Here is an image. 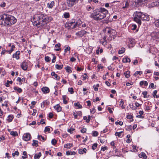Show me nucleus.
<instances>
[{
    "label": "nucleus",
    "mask_w": 159,
    "mask_h": 159,
    "mask_svg": "<svg viewBox=\"0 0 159 159\" xmlns=\"http://www.w3.org/2000/svg\"><path fill=\"white\" fill-rule=\"evenodd\" d=\"M98 70L99 71L100 69H102L103 68V66H102V65L101 64H98L97 66Z\"/></svg>",
    "instance_id": "39"
},
{
    "label": "nucleus",
    "mask_w": 159,
    "mask_h": 159,
    "mask_svg": "<svg viewBox=\"0 0 159 159\" xmlns=\"http://www.w3.org/2000/svg\"><path fill=\"white\" fill-rule=\"evenodd\" d=\"M78 0H67V3L69 7H72L78 2Z\"/></svg>",
    "instance_id": "6"
},
{
    "label": "nucleus",
    "mask_w": 159,
    "mask_h": 159,
    "mask_svg": "<svg viewBox=\"0 0 159 159\" xmlns=\"http://www.w3.org/2000/svg\"><path fill=\"white\" fill-rule=\"evenodd\" d=\"M98 144L97 143H95L93 144L92 146V149L93 150H95V149L97 146Z\"/></svg>",
    "instance_id": "52"
},
{
    "label": "nucleus",
    "mask_w": 159,
    "mask_h": 159,
    "mask_svg": "<svg viewBox=\"0 0 159 159\" xmlns=\"http://www.w3.org/2000/svg\"><path fill=\"white\" fill-rule=\"evenodd\" d=\"M12 81H9L8 80H7V82L5 83V85L7 87H9L10 86L9 84H12Z\"/></svg>",
    "instance_id": "31"
},
{
    "label": "nucleus",
    "mask_w": 159,
    "mask_h": 159,
    "mask_svg": "<svg viewBox=\"0 0 159 159\" xmlns=\"http://www.w3.org/2000/svg\"><path fill=\"white\" fill-rule=\"evenodd\" d=\"M74 130L75 129L72 128H71L70 129H68L67 130L68 132L70 133V134L73 133Z\"/></svg>",
    "instance_id": "37"
},
{
    "label": "nucleus",
    "mask_w": 159,
    "mask_h": 159,
    "mask_svg": "<svg viewBox=\"0 0 159 159\" xmlns=\"http://www.w3.org/2000/svg\"><path fill=\"white\" fill-rule=\"evenodd\" d=\"M141 16L142 12H141L136 11L133 14L134 20L139 25L141 24Z\"/></svg>",
    "instance_id": "5"
},
{
    "label": "nucleus",
    "mask_w": 159,
    "mask_h": 159,
    "mask_svg": "<svg viewBox=\"0 0 159 159\" xmlns=\"http://www.w3.org/2000/svg\"><path fill=\"white\" fill-rule=\"evenodd\" d=\"M53 114L51 112H50L49 114V118H52L53 117Z\"/></svg>",
    "instance_id": "64"
},
{
    "label": "nucleus",
    "mask_w": 159,
    "mask_h": 159,
    "mask_svg": "<svg viewBox=\"0 0 159 159\" xmlns=\"http://www.w3.org/2000/svg\"><path fill=\"white\" fill-rule=\"evenodd\" d=\"M151 36L153 39H159V32H153L151 34Z\"/></svg>",
    "instance_id": "8"
},
{
    "label": "nucleus",
    "mask_w": 159,
    "mask_h": 159,
    "mask_svg": "<svg viewBox=\"0 0 159 159\" xmlns=\"http://www.w3.org/2000/svg\"><path fill=\"white\" fill-rule=\"evenodd\" d=\"M125 51V49L124 48H122L121 49L119 50L118 53L119 54H122L124 53Z\"/></svg>",
    "instance_id": "32"
},
{
    "label": "nucleus",
    "mask_w": 159,
    "mask_h": 159,
    "mask_svg": "<svg viewBox=\"0 0 159 159\" xmlns=\"http://www.w3.org/2000/svg\"><path fill=\"white\" fill-rule=\"evenodd\" d=\"M137 28V25L135 24H133L131 26V29L132 30H135Z\"/></svg>",
    "instance_id": "54"
},
{
    "label": "nucleus",
    "mask_w": 159,
    "mask_h": 159,
    "mask_svg": "<svg viewBox=\"0 0 159 159\" xmlns=\"http://www.w3.org/2000/svg\"><path fill=\"white\" fill-rule=\"evenodd\" d=\"M41 156V153L40 152L37 153L35 154L34 157V159H39Z\"/></svg>",
    "instance_id": "22"
},
{
    "label": "nucleus",
    "mask_w": 159,
    "mask_h": 159,
    "mask_svg": "<svg viewBox=\"0 0 159 159\" xmlns=\"http://www.w3.org/2000/svg\"><path fill=\"white\" fill-rule=\"evenodd\" d=\"M73 144L71 143H67L64 145V148H66L67 149H70V148L73 147Z\"/></svg>",
    "instance_id": "20"
},
{
    "label": "nucleus",
    "mask_w": 159,
    "mask_h": 159,
    "mask_svg": "<svg viewBox=\"0 0 159 159\" xmlns=\"http://www.w3.org/2000/svg\"><path fill=\"white\" fill-rule=\"evenodd\" d=\"M65 69L66 70V71L69 73L72 72V71L71 70V68L69 66H67L66 67H65Z\"/></svg>",
    "instance_id": "27"
},
{
    "label": "nucleus",
    "mask_w": 159,
    "mask_h": 159,
    "mask_svg": "<svg viewBox=\"0 0 159 159\" xmlns=\"http://www.w3.org/2000/svg\"><path fill=\"white\" fill-rule=\"evenodd\" d=\"M139 84L141 86L144 85L145 86H146L148 85V83L145 81H142L140 82Z\"/></svg>",
    "instance_id": "25"
},
{
    "label": "nucleus",
    "mask_w": 159,
    "mask_h": 159,
    "mask_svg": "<svg viewBox=\"0 0 159 159\" xmlns=\"http://www.w3.org/2000/svg\"><path fill=\"white\" fill-rule=\"evenodd\" d=\"M86 9L89 11H91L93 9L92 7L90 5L87 6H86Z\"/></svg>",
    "instance_id": "33"
},
{
    "label": "nucleus",
    "mask_w": 159,
    "mask_h": 159,
    "mask_svg": "<svg viewBox=\"0 0 159 159\" xmlns=\"http://www.w3.org/2000/svg\"><path fill=\"white\" fill-rule=\"evenodd\" d=\"M21 67L23 70H26L28 67L27 62L25 61L23 62L21 65Z\"/></svg>",
    "instance_id": "11"
},
{
    "label": "nucleus",
    "mask_w": 159,
    "mask_h": 159,
    "mask_svg": "<svg viewBox=\"0 0 159 159\" xmlns=\"http://www.w3.org/2000/svg\"><path fill=\"white\" fill-rule=\"evenodd\" d=\"M130 59L127 57L123 58V62L124 63L130 62Z\"/></svg>",
    "instance_id": "23"
},
{
    "label": "nucleus",
    "mask_w": 159,
    "mask_h": 159,
    "mask_svg": "<svg viewBox=\"0 0 159 159\" xmlns=\"http://www.w3.org/2000/svg\"><path fill=\"white\" fill-rule=\"evenodd\" d=\"M19 154V153L18 151H16L14 153H12V156L13 157H14L15 155L18 156Z\"/></svg>",
    "instance_id": "53"
},
{
    "label": "nucleus",
    "mask_w": 159,
    "mask_h": 159,
    "mask_svg": "<svg viewBox=\"0 0 159 159\" xmlns=\"http://www.w3.org/2000/svg\"><path fill=\"white\" fill-rule=\"evenodd\" d=\"M143 16H145V17L143 20L148 21L149 20L150 18L149 16L148 15L146 14V15H143Z\"/></svg>",
    "instance_id": "29"
},
{
    "label": "nucleus",
    "mask_w": 159,
    "mask_h": 159,
    "mask_svg": "<svg viewBox=\"0 0 159 159\" xmlns=\"http://www.w3.org/2000/svg\"><path fill=\"white\" fill-rule=\"evenodd\" d=\"M147 92L146 91L145 92H143V93H142V94H143L144 95V98H148L149 96V95H147Z\"/></svg>",
    "instance_id": "43"
},
{
    "label": "nucleus",
    "mask_w": 159,
    "mask_h": 159,
    "mask_svg": "<svg viewBox=\"0 0 159 159\" xmlns=\"http://www.w3.org/2000/svg\"><path fill=\"white\" fill-rule=\"evenodd\" d=\"M57 141L55 139H52L51 141V143L52 145H55L57 143Z\"/></svg>",
    "instance_id": "51"
},
{
    "label": "nucleus",
    "mask_w": 159,
    "mask_h": 159,
    "mask_svg": "<svg viewBox=\"0 0 159 159\" xmlns=\"http://www.w3.org/2000/svg\"><path fill=\"white\" fill-rule=\"evenodd\" d=\"M63 66L62 65H59L58 64H56L55 65V67L56 69H57L60 70L62 68Z\"/></svg>",
    "instance_id": "34"
},
{
    "label": "nucleus",
    "mask_w": 159,
    "mask_h": 159,
    "mask_svg": "<svg viewBox=\"0 0 159 159\" xmlns=\"http://www.w3.org/2000/svg\"><path fill=\"white\" fill-rule=\"evenodd\" d=\"M52 76H54V78L56 79L57 80H59L60 79V77L58 76L54 72H52L51 74Z\"/></svg>",
    "instance_id": "14"
},
{
    "label": "nucleus",
    "mask_w": 159,
    "mask_h": 159,
    "mask_svg": "<svg viewBox=\"0 0 159 159\" xmlns=\"http://www.w3.org/2000/svg\"><path fill=\"white\" fill-rule=\"evenodd\" d=\"M142 74V71H136L135 72V73L134 74V75L136 76L138 74H139V75H140Z\"/></svg>",
    "instance_id": "45"
},
{
    "label": "nucleus",
    "mask_w": 159,
    "mask_h": 159,
    "mask_svg": "<svg viewBox=\"0 0 159 159\" xmlns=\"http://www.w3.org/2000/svg\"><path fill=\"white\" fill-rule=\"evenodd\" d=\"M42 91L44 93H48L49 92V89L46 87H43L41 89Z\"/></svg>",
    "instance_id": "13"
},
{
    "label": "nucleus",
    "mask_w": 159,
    "mask_h": 159,
    "mask_svg": "<svg viewBox=\"0 0 159 159\" xmlns=\"http://www.w3.org/2000/svg\"><path fill=\"white\" fill-rule=\"evenodd\" d=\"M43 103L44 104V105H45V106L48 105L49 104V102L47 101V100L43 101Z\"/></svg>",
    "instance_id": "58"
},
{
    "label": "nucleus",
    "mask_w": 159,
    "mask_h": 159,
    "mask_svg": "<svg viewBox=\"0 0 159 159\" xmlns=\"http://www.w3.org/2000/svg\"><path fill=\"white\" fill-rule=\"evenodd\" d=\"M110 144L111 146L113 147L112 148L113 149H114L115 148H116V147L115 146V143L114 141L111 142L110 143Z\"/></svg>",
    "instance_id": "49"
},
{
    "label": "nucleus",
    "mask_w": 159,
    "mask_h": 159,
    "mask_svg": "<svg viewBox=\"0 0 159 159\" xmlns=\"http://www.w3.org/2000/svg\"><path fill=\"white\" fill-rule=\"evenodd\" d=\"M129 106L133 110H135L136 109V107L134 106L133 104H129Z\"/></svg>",
    "instance_id": "44"
},
{
    "label": "nucleus",
    "mask_w": 159,
    "mask_h": 159,
    "mask_svg": "<svg viewBox=\"0 0 159 159\" xmlns=\"http://www.w3.org/2000/svg\"><path fill=\"white\" fill-rule=\"evenodd\" d=\"M10 134L12 135L13 136H16L17 135V132H14L13 131H11L10 132Z\"/></svg>",
    "instance_id": "41"
},
{
    "label": "nucleus",
    "mask_w": 159,
    "mask_h": 159,
    "mask_svg": "<svg viewBox=\"0 0 159 159\" xmlns=\"http://www.w3.org/2000/svg\"><path fill=\"white\" fill-rule=\"evenodd\" d=\"M115 31L110 28H107L105 30V36L103 38L105 40L103 41H101V43L104 45L107 44V42L106 39L110 40L111 39L112 37L115 34Z\"/></svg>",
    "instance_id": "4"
},
{
    "label": "nucleus",
    "mask_w": 159,
    "mask_h": 159,
    "mask_svg": "<svg viewBox=\"0 0 159 159\" xmlns=\"http://www.w3.org/2000/svg\"><path fill=\"white\" fill-rule=\"evenodd\" d=\"M64 17L65 18H67L69 17L70 14L69 12H66L64 14Z\"/></svg>",
    "instance_id": "40"
},
{
    "label": "nucleus",
    "mask_w": 159,
    "mask_h": 159,
    "mask_svg": "<svg viewBox=\"0 0 159 159\" xmlns=\"http://www.w3.org/2000/svg\"><path fill=\"white\" fill-rule=\"evenodd\" d=\"M157 93V90L154 91L152 94L154 98L155 97V95H156Z\"/></svg>",
    "instance_id": "62"
},
{
    "label": "nucleus",
    "mask_w": 159,
    "mask_h": 159,
    "mask_svg": "<svg viewBox=\"0 0 159 159\" xmlns=\"http://www.w3.org/2000/svg\"><path fill=\"white\" fill-rule=\"evenodd\" d=\"M76 152H71L69 151H67L66 152V154L67 155H74L75 154Z\"/></svg>",
    "instance_id": "28"
},
{
    "label": "nucleus",
    "mask_w": 159,
    "mask_h": 159,
    "mask_svg": "<svg viewBox=\"0 0 159 159\" xmlns=\"http://www.w3.org/2000/svg\"><path fill=\"white\" fill-rule=\"evenodd\" d=\"M16 21V19L11 15L3 14L0 19V24L5 26H10L15 24Z\"/></svg>",
    "instance_id": "3"
},
{
    "label": "nucleus",
    "mask_w": 159,
    "mask_h": 159,
    "mask_svg": "<svg viewBox=\"0 0 159 159\" xmlns=\"http://www.w3.org/2000/svg\"><path fill=\"white\" fill-rule=\"evenodd\" d=\"M70 47H67L64 50V52L65 53L67 52L68 51H69L70 52Z\"/></svg>",
    "instance_id": "50"
},
{
    "label": "nucleus",
    "mask_w": 159,
    "mask_h": 159,
    "mask_svg": "<svg viewBox=\"0 0 159 159\" xmlns=\"http://www.w3.org/2000/svg\"><path fill=\"white\" fill-rule=\"evenodd\" d=\"M38 141L37 140H34L33 141V143H32V145L33 146H35V147H37L38 146Z\"/></svg>",
    "instance_id": "35"
},
{
    "label": "nucleus",
    "mask_w": 159,
    "mask_h": 159,
    "mask_svg": "<svg viewBox=\"0 0 159 159\" xmlns=\"http://www.w3.org/2000/svg\"><path fill=\"white\" fill-rule=\"evenodd\" d=\"M132 116L130 115H129L127 116V118L129 119H132Z\"/></svg>",
    "instance_id": "63"
},
{
    "label": "nucleus",
    "mask_w": 159,
    "mask_h": 159,
    "mask_svg": "<svg viewBox=\"0 0 159 159\" xmlns=\"http://www.w3.org/2000/svg\"><path fill=\"white\" fill-rule=\"evenodd\" d=\"M38 138L40 140H41V139H42L43 141H44L45 140V138L44 137H43L41 135H39L38 136Z\"/></svg>",
    "instance_id": "48"
},
{
    "label": "nucleus",
    "mask_w": 159,
    "mask_h": 159,
    "mask_svg": "<svg viewBox=\"0 0 159 159\" xmlns=\"http://www.w3.org/2000/svg\"><path fill=\"white\" fill-rule=\"evenodd\" d=\"M31 20L32 22H34V24L36 26L39 25V27L43 28L45 27L47 23L50 21L48 16H44L42 14L35 15Z\"/></svg>",
    "instance_id": "1"
},
{
    "label": "nucleus",
    "mask_w": 159,
    "mask_h": 159,
    "mask_svg": "<svg viewBox=\"0 0 159 159\" xmlns=\"http://www.w3.org/2000/svg\"><path fill=\"white\" fill-rule=\"evenodd\" d=\"M63 102L64 104H66L67 103V101L68 100L67 97L66 95H64L62 96Z\"/></svg>",
    "instance_id": "19"
},
{
    "label": "nucleus",
    "mask_w": 159,
    "mask_h": 159,
    "mask_svg": "<svg viewBox=\"0 0 159 159\" xmlns=\"http://www.w3.org/2000/svg\"><path fill=\"white\" fill-rule=\"evenodd\" d=\"M156 20L155 21V25L156 27H159V17L156 18L155 19Z\"/></svg>",
    "instance_id": "26"
},
{
    "label": "nucleus",
    "mask_w": 159,
    "mask_h": 159,
    "mask_svg": "<svg viewBox=\"0 0 159 159\" xmlns=\"http://www.w3.org/2000/svg\"><path fill=\"white\" fill-rule=\"evenodd\" d=\"M31 135L30 134L26 133L23 136V139L25 141H28L30 139Z\"/></svg>",
    "instance_id": "9"
},
{
    "label": "nucleus",
    "mask_w": 159,
    "mask_h": 159,
    "mask_svg": "<svg viewBox=\"0 0 159 159\" xmlns=\"http://www.w3.org/2000/svg\"><path fill=\"white\" fill-rule=\"evenodd\" d=\"M82 77L83 78L82 80H85L88 78V76L86 74H84V75L82 76Z\"/></svg>",
    "instance_id": "38"
},
{
    "label": "nucleus",
    "mask_w": 159,
    "mask_h": 159,
    "mask_svg": "<svg viewBox=\"0 0 159 159\" xmlns=\"http://www.w3.org/2000/svg\"><path fill=\"white\" fill-rule=\"evenodd\" d=\"M98 135V133L97 131H94L93 132L92 135L93 136H97Z\"/></svg>",
    "instance_id": "46"
},
{
    "label": "nucleus",
    "mask_w": 159,
    "mask_h": 159,
    "mask_svg": "<svg viewBox=\"0 0 159 159\" xmlns=\"http://www.w3.org/2000/svg\"><path fill=\"white\" fill-rule=\"evenodd\" d=\"M86 128H84L81 130V133H84L86 132Z\"/></svg>",
    "instance_id": "60"
},
{
    "label": "nucleus",
    "mask_w": 159,
    "mask_h": 159,
    "mask_svg": "<svg viewBox=\"0 0 159 159\" xmlns=\"http://www.w3.org/2000/svg\"><path fill=\"white\" fill-rule=\"evenodd\" d=\"M14 118V116L12 115H10L8 116L7 119V120L9 122H11Z\"/></svg>",
    "instance_id": "18"
},
{
    "label": "nucleus",
    "mask_w": 159,
    "mask_h": 159,
    "mask_svg": "<svg viewBox=\"0 0 159 159\" xmlns=\"http://www.w3.org/2000/svg\"><path fill=\"white\" fill-rule=\"evenodd\" d=\"M108 13V11L107 9L100 7L93 10L90 17L95 20H100L104 18Z\"/></svg>",
    "instance_id": "2"
},
{
    "label": "nucleus",
    "mask_w": 159,
    "mask_h": 159,
    "mask_svg": "<svg viewBox=\"0 0 159 159\" xmlns=\"http://www.w3.org/2000/svg\"><path fill=\"white\" fill-rule=\"evenodd\" d=\"M54 4V2L53 1H52L48 2L47 4L48 7L50 8H52Z\"/></svg>",
    "instance_id": "21"
},
{
    "label": "nucleus",
    "mask_w": 159,
    "mask_h": 159,
    "mask_svg": "<svg viewBox=\"0 0 159 159\" xmlns=\"http://www.w3.org/2000/svg\"><path fill=\"white\" fill-rule=\"evenodd\" d=\"M87 32L84 30H81L80 31L77 32L75 34L79 37H82L86 34Z\"/></svg>",
    "instance_id": "7"
},
{
    "label": "nucleus",
    "mask_w": 159,
    "mask_h": 159,
    "mask_svg": "<svg viewBox=\"0 0 159 159\" xmlns=\"http://www.w3.org/2000/svg\"><path fill=\"white\" fill-rule=\"evenodd\" d=\"M74 105L75 106L79 108H81L82 107L81 105L79 102L75 103Z\"/></svg>",
    "instance_id": "36"
},
{
    "label": "nucleus",
    "mask_w": 159,
    "mask_h": 159,
    "mask_svg": "<svg viewBox=\"0 0 159 159\" xmlns=\"http://www.w3.org/2000/svg\"><path fill=\"white\" fill-rule=\"evenodd\" d=\"M139 157L140 158H143L144 159H146L147 158V156L146 154L143 152H141V153L139 154Z\"/></svg>",
    "instance_id": "16"
},
{
    "label": "nucleus",
    "mask_w": 159,
    "mask_h": 159,
    "mask_svg": "<svg viewBox=\"0 0 159 159\" xmlns=\"http://www.w3.org/2000/svg\"><path fill=\"white\" fill-rule=\"evenodd\" d=\"M55 109L57 111V112H60L61 111V107L59 105L57 104L54 107Z\"/></svg>",
    "instance_id": "15"
},
{
    "label": "nucleus",
    "mask_w": 159,
    "mask_h": 159,
    "mask_svg": "<svg viewBox=\"0 0 159 159\" xmlns=\"http://www.w3.org/2000/svg\"><path fill=\"white\" fill-rule=\"evenodd\" d=\"M45 60L47 62H49L50 60V58L48 57V56H46L45 57Z\"/></svg>",
    "instance_id": "55"
},
{
    "label": "nucleus",
    "mask_w": 159,
    "mask_h": 159,
    "mask_svg": "<svg viewBox=\"0 0 159 159\" xmlns=\"http://www.w3.org/2000/svg\"><path fill=\"white\" fill-rule=\"evenodd\" d=\"M121 133L122 132H116L115 133V135L116 136H118L119 137H120L121 136Z\"/></svg>",
    "instance_id": "57"
},
{
    "label": "nucleus",
    "mask_w": 159,
    "mask_h": 159,
    "mask_svg": "<svg viewBox=\"0 0 159 159\" xmlns=\"http://www.w3.org/2000/svg\"><path fill=\"white\" fill-rule=\"evenodd\" d=\"M82 24V22L80 19H78L75 23L74 24L72 28H75L77 27H79Z\"/></svg>",
    "instance_id": "10"
},
{
    "label": "nucleus",
    "mask_w": 159,
    "mask_h": 159,
    "mask_svg": "<svg viewBox=\"0 0 159 159\" xmlns=\"http://www.w3.org/2000/svg\"><path fill=\"white\" fill-rule=\"evenodd\" d=\"M68 91L71 94L74 93L73 89L72 88H69L68 89Z\"/></svg>",
    "instance_id": "47"
},
{
    "label": "nucleus",
    "mask_w": 159,
    "mask_h": 159,
    "mask_svg": "<svg viewBox=\"0 0 159 159\" xmlns=\"http://www.w3.org/2000/svg\"><path fill=\"white\" fill-rule=\"evenodd\" d=\"M5 5H6V3L4 2H2L0 5V6L2 7H5Z\"/></svg>",
    "instance_id": "61"
},
{
    "label": "nucleus",
    "mask_w": 159,
    "mask_h": 159,
    "mask_svg": "<svg viewBox=\"0 0 159 159\" xmlns=\"http://www.w3.org/2000/svg\"><path fill=\"white\" fill-rule=\"evenodd\" d=\"M14 89L19 93H21L22 92V90L21 89L16 86L14 87Z\"/></svg>",
    "instance_id": "17"
},
{
    "label": "nucleus",
    "mask_w": 159,
    "mask_h": 159,
    "mask_svg": "<svg viewBox=\"0 0 159 159\" xmlns=\"http://www.w3.org/2000/svg\"><path fill=\"white\" fill-rule=\"evenodd\" d=\"M129 43L132 44V45H134V44H135V40L134 39H130L129 40Z\"/></svg>",
    "instance_id": "42"
},
{
    "label": "nucleus",
    "mask_w": 159,
    "mask_h": 159,
    "mask_svg": "<svg viewBox=\"0 0 159 159\" xmlns=\"http://www.w3.org/2000/svg\"><path fill=\"white\" fill-rule=\"evenodd\" d=\"M50 130V128L49 127L47 126L45 127L44 131L45 132H49Z\"/></svg>",
    "instance_id": "56"
},
{
    "label": "nucleus",
    "mask_w": 159,
    "mask_h": 159,
    "mask_svg": "<svg viewBox=\"0 0 159 159\" xmlns=\"http://www.w3.org/2000/svg\"><path fill=\"white\" fill-rule=\"evenodd\" d=\"M20 54V52L19 51H17L13 55V58H16V60H18L20 58L19 55Z\"/></svg>",
    "instance_id": "12"
},
{
    "label": "nucleus",
    "mask_w": 159,
    "mask_h": 159,
    "mask_svg": "<svg viewBox=\"0 0 159 159\" xmlns=\"http://www.w3.org/2000/svg\"><path fill=\"white\" fill-rule=\"evenodd\" d=\"M91 116H89L87 117V119L86 120V122L87 123H89L90 120Z\"/></svg>",
    "instance_id": "59"
},
{
    "label": "nucleus",
    "mask_w": 159,
    "mask_h": 159,
    "mask_svg": "<svg viewBox=\"0 0 159 159\" xmlns=\"http://www.w3.org/2000/svg\"><path fill=\"white\" fill-rule=\"evenodd\" d=\"M130 71L129 70H128L124 73V75H125V77L127 78H129L130 76V75L129 74Z\"/></svg>",
    "instance_id": "30"
},
{
    "label": "nucleus",
    "mask_w": 159,
    "mask_h": 159,
    "mask_svg": "<svg viewBox=\"0 0 159 159\" xmlns=\"http://www.w3.org/2000/svg\"><path fill=\"white\" fill-rule=\"evenodd\" d=\"M129 0H127L125 4V6H123L122 7V8L123 9H127L128 8L129 5Z\"/></svg>",
    "instance_id": "24"
}]
</instances>
